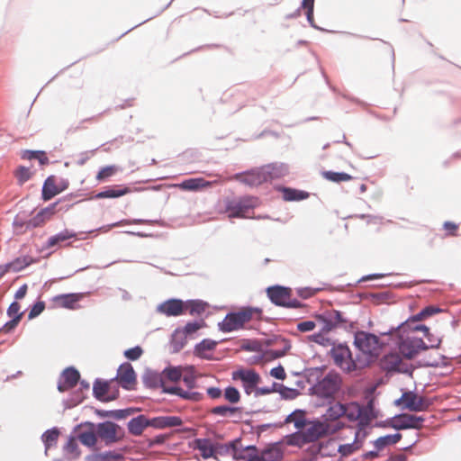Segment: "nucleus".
Returning <instances> with one entry per match:
<instances>
[{
    "mask_svg": "<svg viewBox=\"0 0 461 461\" xmlns=\"http://www.w3.org/2000/svg\"><path fill=\"white\" fill-rule=\"evenodd\" d=\"M100 457L103 459V460H110V459H113V460H117L121 457V456L115 452H113V451H109V452H105V453H103L100 455Z\"/></svg>",
    "mask_w": 461,
    "mask_h": 461,
    "instance_id": "774afa93",
    "label": "nucleus"
},
{
    "mask_svg": "<svg viewBox=\"0 0 461 461\" xmlns=\"http://www.w3.org/2000/svg\"><path fill=\"white\" fill-rule=\"evenodd\" d=\"M345 413L344 416L350 421H357L362 418L363 408L357 402H350L344 404Z\"/></svg>",
    "mask_w": 461,
    "mask_h": 461,
    "instance_id": "c756f323",
    "label": "nucleus"
},
{
    "mask_svg": "<svg viewBox=\"0 0 461 461\" xmlns=\"http://www.w3.org/2000/svg\"><path fill=\"white\" fill-rule=\"evenodd\" d=\"M158 312L166 316H179L185 312V303L179 299H169L158 305Z\"/></svg>",
    "mask_w": 461,
    "mask_h": 461,
    "instance_id": "a211bd4d",
    "label": "nucleus"
},
{
    "mask_svg": "<svg viewBox=\"0 0 461 461\" xmlns=\"http://www.w3.org/2000/svg\"><path fill=\"white\" fill-rule=\"evenodd\" d=\"M82 298L80 294H65L54 296L51 299L54 308L77 309V303Z\"/></svg>",
    "mask_w": 461,
    "mask_h": 461,
    "instance_id": "f3484780",
    "label": "nucleus"
},
{
    "mask_svg": "<svg viewBox=\"0 0 461 461\" xmlns=\"http://www.w3.org/2000/svg\"><path fill=\"white\" fill-rule=\"evenodd\" d=\"M162 377L165 384L167 382L176 383L182 377V368L180 366H171L162 371Z\"/></svg>",
    "mask_w": 461,
    "mask_h": 461,
    "instance_id": "473e14b6",
    "label": "nucleus"
},
{
    "mask_svg": "<svg viewBox=\"0 0 461 461\" xmlns=\"http://www.w3.org/2000/svg\"><path fill=\"white\" fill-rule=\"evenodd\" d=\"M234 178L239 179L241 182L252 186H257L266 183V177L261 167L256 170H252L251 172H249L245 175H236Z\"/></svg>",
    "mask_w": 461,
    "mask_h": 461,
    "instance_id": "412c9836",
    "label": "nucleus"
},
{
    "mask_svg": "<svg viewBox=\"0 0 461 461\" xmlns=\"http://www.w3.org/2000/svg\"><path fill=\"white\" fill-rule=\"evenodd\" d=\"M7 314L10 318L16 319L18 317V320L21 321L23 312H21V305L17 302H14L8 307Z\"/></svg>",
    "mask_w": 461,
    "mask_h": 461,
    "instance_id": "603ef678",
    "label": "nucleus"
},
{
    "mask_svg": "<svg viewBox=\"0 0 461 461\" xmlns=\"http://www.w3.org/2000/svg\"><path fill=\"white\" fill-rule=\"evenodd\" d=\"M217 344L215 340L205 339L195 346L194 354L202 358L211 359Z\"/></svg>",
    "mask_w": 461,
    "mask_h": 461,
    "instance_id": "b1692460",
    "label": "nucleus"
},
{
    "mask_svg": "<svg viewBox=\"0 0 461 461\" xmlns=\"http://www.w3.org/2000/svg\"><path fill=\"white\" fill-rule=\"evenodd\" d=\"M225 203L230 218H246L249 212L258 205V199L254 196H243L228 199Z\"/></svg>",
    "mask_w": 461,
    "mask_h": 461,
    "instance_id": "0eeeda50",
    "label": "nucleus"
},
{
    "mask_svg": "<svg viewBox=\"0 0 461 461\" xmlns=\"http://www.w3.org/2000/svg\"><path fill=\"white\" fill-rule=\"evenodd\" d=\"M233 379L241 380L247 394H250L261 380L259 375L252 369H242L234 372Z\"/></svg>",
    "mask_w": 461,
    "mask_h": 461,
    "instance_id": "f8f14e48",
    "label": "nucleus"
},
{
    "mask_svg": "<svg viewBox=\"0 0 461 461\" xmlns=\"http://www.w3.org/2000/svg\"><path fill=\"white\" fill-rule=\"evenodd\" d=\"M204 321L201 320L200 321L188 322L185 324L181 330L185 334L187 338L193 339L194 335L202 328L205 327Z\"/></svg>",
    "mask_w": 461,
    "mask_h": 461,
    "instance_id": "a18cd8bd",
    "label": "nucleus"
},
{
    "mask_svg": "<svg viewBox=\"0 0 461 461\" xmlns=\"http://www.w3.org/2000/svg\"><path fill=\"white\" fill-rule=\"evenodd\" d=\"M21 321L18 320V317L16 319H13L9 321H7L4 327L2 328V331L7 333L13 330L20 322Z\"/></svg>",
    "mask_w": 461,
    "mask_h": 461,
    "instance_id": "0e129e2a",
    "label": "nucleus"
},
{
    "mask_svg": "<svg viewBox=\"0 0 461 461\" xmlns=\"http://www.w3.org/2000/svg\"><path fill=\"white\" fill-rule=\"evenodd\" d=\"M144 382L149 387L162 388L164 393H166L167 388H169L167 384H164L162 372L160 374L154 372L147 373L144 376Z\"/></svg>",
    "mask_w": 461,
    "mask_h": 461,
    "instance_id": "c85d7f7f",
    "label": "nucleus"
},
{
    "mask_svg": "<svg viewBox=\"0 0 461 461\" xmlns=\"http://www.w3.org/2000/svg\"><path fill=\"white\" fill-rule=\"evenodd\" d=\"M261 315L262 310L259 308L244 307L236 312L228 313L219 323V328L223 332L237 330L252 319H260Z\"/></svg>",
    "mask_w": 461,
    "mask_h": 461,
    "instance_id": "f03ea898",
    "label": "nucleus"
},
{
    "mask_svg": "<svg viewBox=\"0 0 461 461\" xmlns=\"http://www.w3.org/2000/svg\"><path fill=\"white\" fill-rule=\"evenodd\" d=\"M77 440L75 438H70L66 445V449L69 453H75L77 450Z\"/></svg>",
    "mask_w": 461,
    "mask_h": 461,
    "instance_id": "69168bd1",
    "label": "nucleus"
},
{
    "mask_svg": "<svg viewBox=\"0 0 461 461\" xmlns=\"http://www.w3.org/2000/svg\"><path fill=\"white\" fill-rule=\"evenodd\" d=\"M267 294L270 301L281 307L301 308L303 304L292 296V289L281 285L270 286L267 289Z\"/></svg>",
    "mask_w": 461,
    "mask_h": 461,
    "instance_id": "423d86ee",
    "label": "nucleus"
},
{
    "mask_svg": "<svg viewBox=\"0 0 461 461\" xmlns=\"http://www.w3.org/2000/svg\"><path fill=\"white\" fill-rule=\"evenodd\" d=\"M418 330L422 331L425 336H428L429 333V329L427 326L417 325L413 328L411 334L407 335L405 338H401L398 348L400 354L405 358L411 359L420 350L427 348L424 341L413 334Z\"/></svg>",
    "mask_w": 461,
    "mask_h": 461,
    "instance_id": "20e7f679",
    "label": "nucleus"
},
{
    "mask_svg": "<svg viewBox=\"0 0 461 461\" xmlns=\"http://www.w3.org/2000/svg\"><path fill=\"white\" fill-rule=\"evenodd\" d=\"M187 339L181 329H176L172 335V345L175 350L179 351L182 349L187 343Z\"/></svg>",
    "mask_w": 461,
    "mask_h": 461,
    "instance_id": "c03bdc74",
    "label": "nucleus"
},
{
    "mask_svg": "<svg viewBox=\"0 0 461 461\" xmlns=\"http://www.w3.org/2000/svg\"><path fill=\"white\" fill-rule=\"evenodd\" d=\"M98 436L95 429L82 431L78 434L77 439L85 446L92 447L95 446Z\"/></svg>",
    "mask_w": 461,
    "mask_h": 461,
    "instance_id": "4c0bfd02",
    "label": "nucleus"
},
{
    "mask_svg": "<svg viewBox=\"0 0 461 461\" xmlns=\"http://www.w3.org/2000/svg\"><path fill=\"white\" fill-rule=\"evenodd\" d=\"M380 366L382 369L387 372H406L407 366L406 363L402 360L400 354L396 352H391L384 355L380 359Z\"/></svg>",
    "mask_w": 461,
    "mask_h": 461,
    "instance_id": "4468645a",
    "label": "nucleus"
},
{
    "mask_svg": "<svg viewBox=\"0 0 461 461\" xmlns=\"http://www.w3.org/2000/svg\"><path fill=\"white\" fill-rule=\"evenodd\" d=\"M57 203L50 204V206L41 210L31 220V224L33 227H40L50 221L56 212Z\"/></svg>",
    "mask_w": 461,
    "mask_h": 461,
    "instance_id": "4be33fe9",
    "label": "nucleus"
},
{
    "mask_svg": "<svg viewBox=\"0 0 461 461\" xmlns=\"http://www.w3.org/2000/svg\"><path fill=\"white\" fill-rule=\"evenodd\" d=\"M76 234L68 230H65L54 236H51L47 241V248H52L60 242H64L71 238H74Z\"/></svg>",
    "mask_w": 461,
    "mask_h": 461,
    "instance_id": "ea45409f",
    "label": "nucleus"
},
{
    "mask_svg": "<svg viewBox=\"0 0 461 461\" xmlns=\"http://www.w3.org/2000/svg\"><path fill=\"white\" fill-rule=\"evenodd\" d=\"M283 197L285 201H301L308 198L309 194L293 188L285 187L282 190Z\"/></svg>",
    "mask_w": 461,
    "mask_h": 461,
    "instance_id": "e433bc0d",
    "label": "nucleus"
},
{
    "mask_svg": "<svg viewBox=\"0 0 461 461\" xmlns=\"http://www.w3.org/2000/svg\"><path fill=\"white\" fill-rule=\"evenodd\" d=\"M15 176L21 184L28 181L31 178L32 173L29 168L20 167L15 173Z\"/></svg>",
    "mask_w": 461,
    "mask_h": 461,
    "instance_id": "6e6d98bb",
    "label": "nucleus"
},
{
    "mask_svg": "<svg viewBox=\"0 0 461 461\" xmlns=\"http://www.w3.org/2000/svg\"><path fill=\"white\" fill-rule=\"evenodd\" d=\"M22 158L23 159L29 160L38 159L41 165H46L49 163V158L44 151L24 150L23 152Z\"/></svg>",
    "mask_w": 461,
    "mask_h": 461,
    "instance_id": "49530a36",
    "label": "nucleus"
},
{
    "mask_svg": "<svg viewBox=\"0 0 461 461\" xmlns=\"http://www.w3.org/2000/svg\"><path fill=\"white\" fill-rule=\"evenodd\" d=\"M360 429L355 431V439L353 443L339 445L338 451L342 456H348L361 447V443L358 441Z\"/></svg>",
    "mask_w": 461,
    "mask_h": 461,
    "instance_id": "2f4dec72",
    "label": "nucleus"
},
{
    "mask_svg": "<svg viewBox=\"0 0 461 461\" xmlns=\"http://www.w3.org/2000/svg\"><path fill=\"white\" fill-rule=\"evenodd\" d=\"M33 262V259L30 256H23L15 258L12 262H9V267L12 272H19L30 266Z\"/></svg>",
    "mask_w": 461,
    "mask_h": 461,
    "instance_id": "79ce46f5",
    "label": "nucleus"
},
{
    "mask_svg": "<svg viewBox=\"0 0 461 461\" xmlns=\"http://www.w3.org/2000/svg\"><path fill=\"white\" fill-rule=\"evenodd\" d=\"M211 185L212 183L204 180L203 178H190L183 181L176 186L185 191H197Z\"/></svg>",
    "mask_w": 461,
    "mask_h": 461,
    "instance_id": "bb28decb",
    "label": "nucleus"
},
{
    "mask_svg": "<svg viewBox=\"0 0 461 461\" xmlns=\"http://www.w3.org/2000/svg\"><path fill=\"white\" fill-rule=\"evenodd\" d=\"M119 384L125 389H131L136 384V374L130 363H124L120 366L117 373Z\"/></svg>",
    "mask_w": 461,
    "mask_h": 461,
    "instance_id": "dca6fc26",
    "label": "nucleus"
},
{
    "mask_svg": "<svg viewBox=\"0 0 461 461\" xmlns=\"http://www.w3.org/2000/svg\"><path fill=\"white\" fill-rule=\"evenodd\" d=\"M344 404L336 402L330 405L323 414V419L325 421V429H323L324 432L334 433L343 427V423L340 422L339 419L344 416Z\"/></svg>",
    "mask_w": 461,
    "mask_h": 461,
    "instance_id": "9d476101",
    "label": "nucleus"
},
{
    "mask_svg": "<svg viewBox=\"0 0 461 461\" xmlns=\"http://www.w3.org/2000/svg\"><path fill=\"white\" fill-rule=\"evenodd\" d=\"M142 348L139 346L127 349L124 356L130 360H137L142 355Z\"/></svg>",
    "mask_w": 461,
    "mask_h": 461,
    "instance_id": "4d7b16f0",
    "label": "nucleus"
},
{
    "mask_svg": "<svg viewBox=\"0 0 461 461\" xmlns=\"http://www.w3.org/2000/svg\"><path fill=\"white\" fill-rule=\"evenodd\" d=\"M315 322L312 321H305L297 324V330L302 332L311 331L315 328Z\"/></svg>",
    "mask_w": 461,
    "mask_h": 461,
    "instance_id": "bf43d9fd",
    "label": "nucleus"
},
{
    "mask_svg": "<svg viewBox=\"0 0 461 461\" xmlns=\"http://www.w3.org/2000/svg\"><path fill=\"white\" fill-rule=\"evenodd\" d=\"M98 438L106 445L121 441L124 437L123 429L113 421H104L95 426Z\"/></svg>",
    "mask_w": 461,
    "mask_h": 461,
    "instance_id": "1a4fd4ad",
    "label": "nucleus"
},
{
    "mask_svg": "<svg viewBox=\"0 0 461 461\" xmlns=\"http://www.w3.org/2000/svg\"><path fill=\"white\" fill-rule=\"evenodd\" d=\"M267 344L270 348L266 351L265 356L271 359L279 358L285 356L291 348L289 340L282 337H274L273 339H268Z\"/></svg>",
    "mask_w": 461,
    "mask_h": 461,
    "instance_id": "ddd939ff",
    "label": "nucleus"
},
{
    "mask_svg": "<svg viewBox=\"0 0 461 461\" xmlns=\"http://www.w3.org/2000/svg\"><path fill=\"white\" fill-rule=\"evenodd\" d=\"M401 438H402V434H400V433H396V434H393V435H385V436L378 438L375 441L374 444H375V447L378 450H381L388 445L396 444L397 442H399L401 440Z\"/></svg>",
    "mask_w": 461,
    "mask_h": 461,
    "instance_id": "c9c22d12",
    "label": "nucleus"
},
{
    "mask_svg": "<svg viewBox=\"0 0 461 461\" xmlns=\"http://www.w3.org/2000/svg\"><path fill=\"white\" fill-rule=\"evenodd\" d=\"M207 395L212 399L217 400L222 396V391L219 387L211 386L206 389Z\"/></svg>",
    "mask_w": 461,
    "mask_h": 461,
    "instance_id": "680f3d73",
    "label": "nucleus"
},
{
    "mask_svg": "<svg viewBox=\"0 0 461 461\" xmlns=\"http://www.w3.org/2000/svg\"><path fill=\"white\" fill-rule=\"evenodd\" d=\"M131 192L129 187H122L119 189H107L105 191H102L95 195L97 199H104V198H117L122 195H125Z\"/></svg>",
    "mask_w": 461,
    "mask_h": 461,
    "instance_id": "a19ab883",
    "label": "nucleus"
},
{
    "mask_svg": "<svg viewBox=\"0 0 461 461\" xmlns=\"http://www.w3.org/2000/svg\"><path fill=\"white\" fill-rule=\"evenodd\" d=\"M342 378L335 372L328 373L310 389L312 394L323 399L334 398L341 388Z\"/></svg>",
    "mask_w": 461,
    "mask_h": 461,
    "instance_id": "39448f33",
    "label": "nucleus"
},
{
    "mask_svg": "<svg viewBox=\"0 0 461 461\" xmlns=\"http://www.w3.org/2000/svg\"><path fill=\"white\" fill-rule=\"evenodd\" d=\"M110 389V384L103 381H95L93 386L94 395L96 399L104 402L113 401L116 398L115 395L109 396L108 392Z\"/></svg>",
    "mask_w": 461,
    "mask_h": 461,
    "instance_id": "a878e982",
    "label": "nucleus"
},
{
    "mask_svg": "<svg viewBox=\"0 0 461 461\" xmlns=\"http://www.w3.org/2000/svg\"><path fill=\"white\" fill-rule=\"evenodd\" d=\"M223 396L230 403H238L240 401L239 390L232 386H229L224 390Z\"/></svg>",
    "mask_w": 461,
    "mask_h": 461,
    "instance_id": "8fccbe9b",
    "label": "nucleus"
},
{
    "mask_svg": "<svg viewBox=\"0 0 461 461\" xmlns=\"http://www.w3.org/2000/svg\"><path fill=\"white\" fill-rule=\"evenodd\" d=\"M321 175L326 180L334 183L348 182L353 179L352 176L343 172L324 171Z\"/></svg>",
    "mask_w": 461,
    "mask_h": 461,
    "instance_id": "58836bf2",
    "label": "nucleus"
},
{
    "mask_svg": "<svg viewBox=\"0 0 461 461\" xmlns=\"http://www.w3.org/2000/svg\"><path fill=\"white\" fill-rule=\"evenodd\" d=\"M324 321V329L328 331L337 327H346L349 322V320L346 317L344 312L335 310L328 312Z\"/></svg>",
    "mask_w": 461,
    "mask_h": 461,
    "instance_id": "6ab92c4d",
    "label": "nucleus"
},
{
    "mask_svg": "<svg viewBox=\"0 0 461 461\" xmlns=\"http://www.w3.org/2000/svg\"><path fill=\"white\" fill-rule=\"evenodd\" d=\"M285 423H286V424L294 423L295 428H297V429H301L304 425V422L302 420V416L298 415L296 412H293V413L289 414L285 418Z\"/></svg>",
    "mask_w": 461,
    "mask_h": 461,
    "instance_id": "5fc2aeb1",
    "label": "nucleus"
},
{
    "mask_svg": "<svg viewBox=\"0 0 461 461\" xmlns=\"http://www.w3.org/2000/svg\"><path fill=\"white\" fill-rule=\"evenodd\" d=\"M438 312H439L438 308H436L433 306H428V307L424 308L422 311H420L418 314L413 316L412 319L415 321H422Z\"/></svg>",
    "mask_w": 461,
    "mask_h": 461,
    "instance_id": "3c124183",
    "label": "nucleus"
},
{
    "mask_svg": "<svg viewBox=\"0 0 461 461\" xmlns=\"http://www.w3.org/2000/svg\"><path fill=\"white\" fill-rule=\"evenodd\" d=\"M443 228L448 236H456L458 230V224L452 221H446L443 224Z\"/></svg>",
    "mask_w": 461,
    "mask_h": 461,
    "instance_id": "13d9d810",
    "label": "nucleus"
},
{
    "mask_svg": "<svg viewBox=\"0 0 461 461\" xmlns=\"http://www.w3.org/2000/svg\"><path fill=\"white\" fill-rule=\"evenodd\" d=\"M207 307L208 304L201 300H191L185 303V309L188 310L191 315H200Z\"/></svg>",
    "mask_w": 461,
    "mask_h": 461,
    "instance_id": "f704fd0d",
    "label": "nucleus"
},
{
    "mask_svg": "<svg viewBox=\"0 0 461 461\" xmlns=\"http://www.w3.org/2000/svg\"><path fill=\"white\" fill-rule=\"evenodd\" d=\"M80 379L79 372L73 366L67 367L61 373L59 382L58 390L64 393L75 387Z\"/></svg>",
    "mask_w": 461,
    "mask_h": 461,
    "instance_id": "2eb2a0df",
    "label": "nucleus"
},
{
    "mask_svg": "<svg viewBox=\"0 0 461 461\" xmlns=\"http://www.w3.org/2000/svg\"><path fill=\"white\" fill-rule=\"evenodd\" d=\"M45 309V303L42 301L37 302L33 304L29 312L28 319L32 320L39 316Z\"/></svg>",
    "mask_w": 461,
    "mask_h": 461,
    "instance_id": "864d4df0",
    "label": "nucleus"
},
{
    "mask_svg": "<svg viewBox=\"0 0 461 461\" xmlns=\"http://www.w3.org/2000/svg\"><path fill=\"white\" fill-rule=\"evenodd\" d=\"M317 290L312 288H300L297 290V294L299 296H301L303 299L310 298L316 294Z\"/></svg>",
    "mask_w": 461,
    "mask_h": 461,
    "instance_id": "e2e57ef3",
    "label": "nucleus"
},
{
    "mask_svg": "<svg viewBox=\"0 0 461 461\" xmlns=\"http://www.w3.org/2000/svg\"><path fill=\"white\" fill-rule=\"evenodd\" d=\"M282 456V452L276 447L267 448L261 453V459L263 461H280Z\"/></svg>",
    "mask_w": 461,
    "mask_h": 461,
    "instance_id": "de8ad7c7",
    "label": "nucleus"
},
{
    "mask_svg": "<svg viewBox=\"0 0 461 461\" xmlns=\"http://www.w3.org/2000/svg\"><path fill=\"white\" fill-rule=\"evenodd\" d=\"M394 404L411 411H424L429 408L431 402L428 398L408 391L403 393Z\"/></svg>",
    "mask_w": 461,
    "mask_h": 461,
    "instance_id": "6e6552de",
    "label": "nucleus"
},
{
    "mask_svg": "<svg viewBox=\"0 0 461 461\" xmlns=\"http://www.w3.org/2000/svg\"><path fill=\"white\" fill-rule=\"evenodd\" d=\"M149 427L156 429H165L177 427L182 424V420L176 416H161L151 420L148 419Z\"/></svg>",
    "mask_w": 461,
    "mask_h": 461,
    "instance_id": "aec40b11",
    "label": "nucleus"
},
{
    "mask_svg": "<svg viewBox=\"0 0 461 461\" xmlns=\"http://www.w3.org/2000/svg\"><path fill=\"white\" fill-rule=\"evenodd\" d=\"M59 436V432L56 429H49L42 435V440L45 444L46 449H49L56 444Z\"/></svg>",
    "mask_w": 461,
    "mask_h": 461,
    "instance_id": "09e8293b",
    "label": "nucleus"
},
{
    "mask_svg": "<svg viewBox=\"0 0 461 461\" xmlns=\"http://www.w3.org/2000/svg\"><path fill=\"white\" fill-rule=\"evenodd\" d=\"M149 427L148 419L144 415H139L128 422L129 432L134 436H140Z\"/></svg>",
    "mask_w": 461,
    "mask_h": 461,
    "instance_id": "cd10ccee",
    "label": "nucleus"
},
{
    "mask_svg": "<svg viewBox=\"0 0 461 461\" xmlns=\"http://www.w3.org/2000/svg\"><path fill=\"white\" fill-rule=\"evenodd\" d=\"M166 393L169 394L177 395L184 400H188L192 402H200L203 398V393L199 392L184 390L178 386H169V388L166 389Z\"/></svg>",
    "mask_w": 461,
    "mask_h": 461,
    "instance_id": "5701e85b",
    "label": "nucleus"
},
{
    "mask_svg": "<svg viewBox=\"0 0 461 461\" xmlns=\"http://www.w3.org/2000/svg\"><path fill=\"white\" fill-rule=\"evenodd\" d=\"M270 375L271 376L280 380H284L286 377L285 371L282 366L272 368Z\"/></svg>",
    "mask_w": 461,
    "mask_h": 461,
    "instance_id": "052dcab7",
    "label": "nucleus"
},
{
    "mask_svg": "<svg viewBox=\"0 0 461 461\" xmlns=\"http://www.w3.org/2000/svg\"><path fill=\"white\" fill-rule=\"evenodd\" d=\"M330 356L334 364L347 373H351L366 366V360L358 358L357 356L353 357L350 348L345 344L334 346L330 349Z\"/></svg>",
    "mask_w": 461,
    "mask_h": 461,
    "instance_id": "f257e3e1",
    "label": "nucleus"
},
{
    "mask_svg": "<svg viewBox=\"0 0 461 461\" xmlns=\"http://www.w3.org/2000/svg\"><path fill=\"white\" fill-rule=\"evenodd\" d=\"M261 169L266 177V182L280 178L287 173V168L285 166L277 164L266 165Z\"/></svg>",
    "mask_w": 461,
    "mask_h": 461,
    "instance_id": "393cba45",
    "label": "nucleus"
},
{
    "mask_svg": "<svg viewBox=\"0 0 461 461\" xmlns=\"http://www.w3.org/2000/svg\"><path fill=\"white\" fill-rule=\"evenodd\" d=\"M60 191L55 185L53 177H48L42 187V198L44 201L50 200L52 197L57 195Z\"/></svg>",
    "mask_w": 461,
    "mask_h": 461,
    "instance_id": "72a5a7b5",
    "label": "nucleus"
},
{
    "mask_svg": "<svg viewBox=\"0 0 461 461\" xmlns=\"http://www.w3.org/2000/svg\"><path fill=\"white\" fill-rule=\"evenodd\" d=\"M425 419L422 416H416L409 413H402L395 416L392 421V428L397 430L422 428V423Z\"/></svg>",
    "mask_w": 461,
    "mask_h": 461,
    "instance_id": "9b49d317",
    "label": "nucleus"
},
{
    "mask_svg": "<svg viewBox=\"0 0 461 461\" xmlns=\"http://www.w3.org/2000/svg\"><path fill=\"white\" fill-rule=\"evenodd\" d=\"M211 413L221 417H236L240 416L241 409L239 407H231L228 405H220L213 407L211 410Z\"/></svg>",
    "mask_w": 461,
    "mask_h": 461,
    "instance_id": "7c9ffc66",
    "label": "nucleus"
},
{
    "mask_svg": "<svg viewBox=\"0 0 461 461\" xmlns=\"http://www.w3.org/2000/svg\"><path fill=\"white\" fill-rule=\"evenodd\" d=\"M119 170L120 167L116 165L105 166L98 171L95 178L98 182H104L117 174Z\"/></svg>",
    "mask_w": 461,
    "mask_h": 461,
    "instance_id": "37998d69",
    "label": "nucleus"
},
{
    "mask_svg": "<svg viewBox=\"0 0 461 461\" xmlns=\"http://www.w3.org/2000/svg\"><path fill=\"white\" fill-rule=\"evenodd\" d=\"M354 345L359 350L358 358L366 360V366L378 356L382 347L379 338L372 333L357 331L355 333Z\"/></svg>",
    "mask_w": 461,
    "mask_h": 461,
    "instance_id": "7ed1b4c3",
    "label": "nucleus"
},
{
    "mask_svg": "<svg viewBox=\"0 0 461 461\" xmlns=\"http://www.w3.org/2000/svg\"><path fill=\"white\" fill-rule=\"evenodd\" d=\"M312 340L316 343H319L321 345H327L330 342V339L325 338L322 334H314L312 336Z\"/></svg>",
    "mask_w": 461,
    "mask_h": 461,
    "instance_id": "338daca9",
    "label": "nucleus"
}]
</instances>
